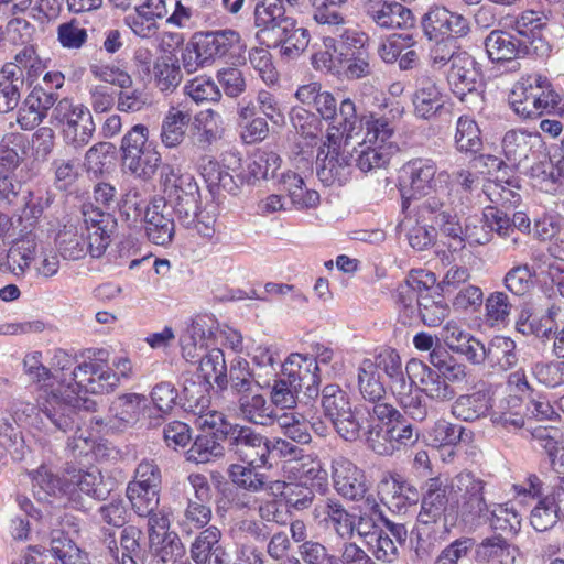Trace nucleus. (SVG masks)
<instances>
[{
  "mask_svg": "<svg viewBox=\"0 0 564 564\" xmlns=\"http://www.w3.org/2000/svg\"><path fill=\"white\" fill-rule=\"evenodd\" d=\"M24 85L22 68L17 64H7L0 72V113H8L17 108Z\"/></svg>",
  "mask_w": 564,
  "mask_h": 564,
  "instance_id": "39",
  "label": "nucleus"
},
{
  "mask_svg": "<svg viewBox=\"0 0 564 564\" xmlns=\"http://www.w3.org/2000/svg\"><path fill=\"white\" fill-rule=\"evenodd\" d=\"M25 155V138L21 133H7L0 141V166L6 172L14 171Z\"/></svg>",
  "mask_w": 564,
  "mask_h": 564,
  "instance_id": "59",
  "label": "nucleus"
},
{
  "mask_svg": "<svg viewBox=\"0 0 564 564\" xmlns=\"http://www.w3.org/2000/svg\"><path fill=\"white\" fill-rule=\"evenodd\" d=\"M492 408V398L488 390H477L459 395L452 404V414L462 421L474 422L485 417Z\"/></svg>",
  "mask_w": 564,
  "mask_h": 564,
  "instance_id": "38",
  "label": "nucleus"
},
{
  "mask_svg": "<svg viewBox=\"0 0 564 564\" xmlns=\"http://www.w3.org/2000/svg\"><path fill=\"white\" fill-rule=\"evenodd\" d=\"M316 518L323 517L341 539H351L354 535V514L349 513L336 498L321 500L314 509Z\"/></svg>",
  "mask_w": 564,
  "mask_h": 564,
  "instance_id": "35",
  "label": "nucleus"
},
{
  "mask_svg": "<svg viewBox=\"0 0 564 564\" xmlns=\"http://www.w3.org/2000/svg\"><path fill=\"white\" fill-rule=\"evenodd\" d=\"M482 219L485 225L490 231L496 232L501 238H510L507 243V250H516L521 240L519 236L513 235L510 216L508 213L497 206H487L482 213Z\"/></svg>",
  "mask_w": 564,
  "mask_h": 564,
  "instance_id": "51",
  "label": "nucleus"
},
{
  "mask_svg": "<svg viewBox=\"0 0 564 564\" xmlns=\"http://www.w3.org/2000/svg\"><path fill=\"white\" fill-rule=\"evenodd\" d=\"M520 400L516 397L503 398L498 404H492L489 413L491 422L509 431L519 430L524 424L523 415L520 412Z\"/></svg>",
  "mask_w": 564,
  "mask_h": 564,
  "instance_id": "49",
  "label": "nucleus"
},
{
  "mask_svg": "<svg viewBox=\"0 0 564 564\" xmlns=\"http://www.w3.org/2000/svg\"><path fill=\"white\" fill-rule=\"evenodd\" d=\"M52 116L62 124L66 144L82 149L90 142L96 126L88 107L75 104L69 98H63L54 107Z\"/></svg>",
  "mask_w": 564,
  "mask_h": 564,
  "instance_id": "13",
  "label": "nucleus"
},
{
  "mask_svg": "<svg viewBox=\"0 0 564 564\" xmlns=\"http://www.w3.org/2000/svg\"><path fill=\"white\" fill-rule=\"evenodd\" d=\"M84 225L86 230L85 247L93 258H100L105 254L110 245V237L116 228V219L109 213L101 212L91 205L83 209Z\"/></svg>",
  "mask_w": 564,
  "mask_h": 564,
  "instance_id": "16",
  "label": "nucleus"
},
{
  "mask_svg": "<svg viewBox=\"0 0 564 564\" xmlns=\"http://www.w3.org/2000/svg\"><path fill=\"white\" fill-rule=\"evenodd\" d=\"M219 123L220 115L212 109L195 116L191 135L193 145L203 151L209 150L221 138L223 129Z\"/></svg>",
  "mask_w": 564,
  "mask_h": 564,
  "instance_id": "40",
  "label": "nucleus"
},
{
  "mask_svg": "<svg viewBox=\"0 0 564 564\" xmlns=\"http://www.w3.org/2000/svg\"><path fill=\"white\" fill-rule=\"evenodd\" d=\"M189 121V112L172 108L162 122L161 140L163 144L167 148L181 144Z\"/></svg>",
  "mask_w": 564,
  "mask_h": 564,
  "instance_id": "53",
  "label": "nucleus"
},
{
  "mask_svg": "<svg viewBox=\"0 0 564 564\" xmlns=\"http://www.w3.org/2000/svg\"><path fill=\"white\" fill-rule=\"evenodd\" d=\"M119 215L122 221L130 228H135L143 221L147 204L142 194L137 187L129 188L117 202Z\"/></svg>",
  "mask_w": 564,
  "mask_h": 564,
  "instance_id": "52",
  "label": "nucleus"
},
{
  "mask_svg": "<svg viewBox=\"0 0 564 564\" xmlns=\"http://www.w3.org/2000/svg\"><path fill=\"white\" fill-rule=\"evenodd\" d=\"M412 386L421 383V391L430 399L445 402L455 397L454 388L438 372L417 359H411L405 366Z\"/></svg>",
  "mask_w": 564,
  "mask_h": 564,
  "instance_id": "25",
  "label": "nucleus"
},
{
  "mask_svg": "<svg viewBox=\"0 0 564 564\" xmlns=\"http://www.w3.org/2000/svg\"><path fill=\"white\" fill-rule=\"evenodd\" d=\"M324 154L322 149L317 154V176L325 185H333L338 183L344 184L349 174V167L352 165L350 159V151L340 150L339 148L328 145V150Z\"/></svg>",
  "mask_w": 564,
  "mask_h": 564,
  "instance_id": "28",
  "label": "nucleus"
},
{
  "mask_svg": "<svg viewBox=\"0 0 564 564\" xmlns=\"http://www.w3.org/2000/svg\"><path fill=\"white\" fill-rule=\"evenodd\" d=\"M172 209L162 199L153 200L145 209L143 218L147 238L154 245L167 246L175 235Z\"/></svg>",
  "mask_w": 564,
  "mask_h": 564,
  "instance_id": "27",
  "label": "nucleus"
},
{
  "mask_svg": "<svg viewBox=\"0 0 564 564\" xmlns=\"http://www.w3.org/2000/svg\"><path fill=\"white\" fill-rule=\"evenodd\" d=\"M508 99L512 110L523 119L553 113L561 104L560 95L541 74L529 75L517 82Z\"/></svg>",
  "mask_w": 564,
  "mask_h": 564,
  "instance_id": "5",
  "label": "nucleus"
},
{
  "mask_svg": "<svg viewBox=\"0 0 564 564\" xmlns=\"http://www.w3.org/2000/svg\"><path fill=\"white\" fill-rule=\"evenodd\" d=\"M155 86L160 91L169 94L176 89L182 82V73L177 58L171 54H164L153 62L151 70Z\"/></svg>",
  "mask_w": 564,
  "mask_h": 564,
  "instance_id": "45",
  "label": "nucleus"
},
{
  "mask_svg": "<svg viewBox=\"0 0 564 564\" xmlns=\"http://www.w3.org/2000/svg\"><path fill=\"white\" fill-rule=\"evenodd\" d=\"M486 481L470 471H462L446 485L451 507L465 521L474 520L488 510L485 499Z\"/></svg>",
  "mask_w": 564,
  "mask_h": 564,
  "instance_id": "12",
  "label": "nucleus"
},
{
  "mask_svg": "<svg viewBox=\"0 0 564 564\" xmlns=\"http://www.w3.org/2000/svg\"><path fill=\"white\" fill-rule=\"evenodd\" d=\"M165 2H143L126 17L127 24L141 37H151L158 30L156 20L163 17Z\"/></svg>",
  "mask_w": 564,
  "mask_h": 564,
  "instance_id": "41",
  "label": "nucleus"
},
{
  "mask_svg": "<svg viewBox=\"0 0 564 564\" xmlns=\"http://www.w3.org/2000/svg\"><path fill=\"white\" fill-rule=\"evenodd\" d=\"M321 403L324 415L341 438L349 442L359 438L368 421L361 408L352 410L346 391L338 384H327L322 390Z\"/></svg>",
  "mask_w": 564,
  "mask_h": 564,
  "instance_id": "7",
  "label": "nucleus"
},
{
  "mask_svg": "<svg viewBox=\"0 0 564 564\" xmlns=\"http://www.w3.org/2000/svg\"><path fill=\"white\" fill-rule=\"evenodd\" d=\"M188 482L193 489V496H188L185 510V524L195 529L206 527L212 519V490L207 478L202 474L188 476Z\"/></svg>",
  "mask_w": 564,
  "mask_h": 564,
  "instance_id": "24",
  "label": "nucleus"
},
{
  "mask_svg": "<svg viewBox=\"0 0 564 564\" xmlns=\"http://www.w3.org/2000/svg\"><path fill=\"white\" fill-rule=\"evenodd\" d=\"M281 184L297 208H314L319 204V194L305 187L304 180L295 172L288 171L281 176Z\"/></svg>",
  "mask_w": 564,
  "mask_h": 564,
  "instance_id": "48",
  "label": "nucleus"
},
{
  "mask_svg": "<svg viewBox=\"0 0 564 564\" xmlns=\"http://www.w3.org/2000/svg\"><path fill=\"white\" fill-rule=\"evenodd\" d=\"M283 2H260L254 9V24L259 29L257 39L267 47H280L281 56L288 61L297 58L308 46L310 33L297 28L293 18L285 14Z\"/></svg>",
  "mask_w": 564,
  "mask_h": 564,
  "instance_id": "3",
  "label": "nucleus"
},
{
  "mask_svg": "<svg viewBox=\"0 0 564 564\" xmlns=\"http://www.w3.org/2000/svg\"><path fill=\"white\" fill-rule=\"evenodd\" d=\"M19 508L36 522V530L42 533L50 531V552L53 557L61 561L62 564H80L82 552L75 542L69 539L65 532L58 528L62 514H43L41 510L34 507L33 502L25 496H17Z\"/></svg>",
  "mask_w": 564,
  "mask_h": 564,
  "instance_id": "10",
  "label": "nucleus"
},
{
  "mask_svg": "<svg viewBox=\"0 0 564 564\" xmlns=\"http://www.w3.org/2000/svg\"><path fill=\"white\" fill-rule=\"evenodd\" d=\"M546 15L534 10L524 11L514 21V31L520 39H527L528 45L533 48L535 54H544L549 51L547 44L543 41L540 30L544 25L543 20Z\"/></svg>",
  "mask_w": 564,
  "mask_h": 564,
  "instance_id": "42",
  "label": "nucleus"
},
{
  "mask_svg": "<svg viewBox=\"0 0 564 564\" xmlns=\"http://www.w3.org/2000/svg\"><path fill=\"white\" fill-rule=\"evenodd\" d=\"M455 144L459 152L477 153L482 148L480 130L475 120L462 116L457 120Z\"/></svg>",
  "mask_w": 564,
  "mask_h": 564,
  "instance_id": "62",
  "label": "nucleus"
},
{
  "mask_svg": "<svg viewBox=\"0 0 564 564\" xmlns=\"http://www.w3.org/2000/svg\"><path fill=\"white\" fill-rule=\"evenodd\" d=\"M32 489L40 502L51 505L53 514H61L62 508L69 502V484L56 474L52 466L42 464L30 471Z\"/></svg>",
  "mask_w": 564,
  "mask_h": 564,
  "instance_id": "15",
  "label": "nucleus"
},
{
  "mask_svg": "<svg viewBox=\"0 0 564 564\" xmlns=\"http://www.w3.org/2000/svg\"><path fill=\"white\" fill-rule=\"evenodd\" d=\"M148 133L144 124H135L121 140L123 167L143 180L152 177L161 163V154L148 140Z\"/></svg>",
  "mask_w": 564,
  "mask_h": 564,
  "instance_id": "9",
  "label": "nucleus"
},
{
  "mask_svg": "<svg viewBox=\"0 0 564 564\" xmlns=\"http://www.w3.org/2000/svg\"><path fill=\"white\" fill-rule=\"evenodd\" d=\"M447 83L453 94L465 101L469 95H477L481 83V69L476 59L463 51L454 57L452 66L446 70Z\"/></svg>",
  "mask_w": 564,
  "mask_h": 564,
  "instance_id": "20",
  "label": "nucleus"
},
{
  "mask_svg": "<svg viewBox=\"0 0 564 564\" xmlns=\"http://www.w3.org/2000/svg\"><path fill=\"white\" fill-rule=\"evenodd\" d=\"M414 113L422 119H430L443 107L442 94L435 83L423 84L413 97Z\"/></svg>",
  "mask_w": 564,
  "mask_h": 564,
  "instance_id": "55",
  "label": "nucleus"
},
{
  "mask_svg": "<svg viewBox=\"0 0 564 564\" xmlns=\"http://www.w3.org/2000/svg\"><path fill=\"white\" fill-rule=\"evenodd\" d=\"M163 174V187L166 204L176 215L178 221L189 228L197 218L200 193L195 177L182 173L180 169L166 167Z\"/></svg>",
  "mask_w": 564,
  "mask_h": 564,
  "instance_id": "8",
  "label": "nucleus"
},
{
  "mask_svg": "<svg viewBox=\"0 0 564 564\" xmlns=\"http://www.w3.org/2000/svg\"><path fill=\"white\" fill-rule=\"evenodd\" d=\"M142 531L134 527L128 525L122 529L120 533V547H118L115 539L108 541V549L116 561H119V553L121 557L143 558V549L140 544Z\"/></svg>",
  "mask_w": 564,
  "mask_h": 564,
  "instance_id": "60",
  "label": "nucleus"
},
{
  "mask_svg": "<svg viewBox=\"0 0 564 564\" xmlns=\"http://www.w3.org/2000/svg\"><path fill=\"white\" fill-rule=\"evenodd\" d=\"M367 15L380 28H406L412 25L413 15L401 2H368Z\"/></svg>",
  "mask_w": 564,
  "mask_h": 564,
  "instance_id": "36",
  "label": "nucleus"
},
{
  "mask_svg": "<svg viewBox=\"0 0 564 564\" xmlns=\"http://www.w3.org/2000/svg\"><path fill=\"white\" fill-rule=\"evenodd\" d=\"M214 336V326L205 318H197L183 330L180 337L182 355L186 361L196 364L205 355L207 341Z\"/></svg>",
  "mask_w": 564,
  "mask_h": 564,
  "instance_id": "33",
  "label": "nucleus"
},
{
  "mask_svg": "<svg viewBox=\"0 0 564 564\" xmlns=\"http://www.w3.org/2000/svg\"><path fill=\"white\" fill-rule=\"evenodd\" d=\"M332 480L336 492L350 501H359L368 491L365 471L345 457L332 460Z\"/></svg>",
  "mask_w": 564,
  "mask_h": 564,
  "instance_id": "21",
  "label": "nucleus"
},
{
  "mask_svg": "<svg viewBox=\"0 0 564 564\" xmlns=\"http://www.w3.org/2000/svg\"><path fill=\"white\" fill-rule=\"evenodd\" d=\"M223 441L236 459L252 467L272 466L269 462V438L253 427L238 423L226 425Z\"/></svg>",
  "mask_w": 564,
  "mask_h": 564,
  "instance_id": "11",
  "label": "nucleus"
},
{
  "mask_svg": "<svg viewBox=\"0 0 564 564\" xmlns=\"http://www.w3.org/2000/svg\"><path fill=\"white\" fill-rule=\"evenodd\" d=\"M542 145L543 142L538 132L509 130L502 139L505 158L513 166L535 160Z\"/></svg>",
  "mask_w": 564,
  "mask_h": 564,
  "instance_id": "26",
  "label": "nucleus"
},
{
  "mask_svg": "<svg viewBox=\"0 0 564 564\" xmlns=\"http://www.w3.org/2000/svg\"><path fill=\"white\" fill-rule=\"evenodd\" d=\"M57 93L46 90L42 85L34 86L18 110L17 122L21 129L28 131L40 126L48 110L59 101Z\"/></svg>",
  "mask_w": 564,
  "mask_h": 564,
  "instance_id": "23",
  "label": "nucleus"
},
{
  "mask_svg": "<svg viewBox=\"0 0 564 564\" xmlns=\"http://www.w3.org/2000/svg\"><path fill=\"white\" fill-rule=\"evenodd\" d=\"M485 47L491 62L509 64L508 70L510 72L519 69L518 58L533 53V48L528 45L527 39H520L517 35L499 30L490 32L485 39Z\"/></svg>",
  "mask_w": 564,
  "mask_h": 564,
  "instance_id": "17",
  "label": "nucleus"
},
{
  "mask_svg": "<svg viewBox=\"0 0 564 564\" xmlns=\"http://www.w3.org/2000/svg\"><path fill=\"white\" fill-rule=\"evenodd\" d=\"M364 433L368 446L380 456H391L415 444L420 436L419 431L393 405L375 406Z\"/></svg>",
  "mask_w": 564,
  "mask_h": 564,
  "instance_id": "4",
  "label": "nucleus"
},
{
  "mask_svg": "<svg viewBox=\"0 0 564 564\" xmlns=\"http://www.w3.org/2000/svg\"><path fill=\"white\" fill-rule=\"evenodd\" d=\"M198 378L207 379L209 382L214 380L218 387L223 388L227 384L226 361L224 351L219 348H213L202 356L198 361Z\"/></svg>",
  "mask_w": 564,
  "mask_h": 564,
  "instance_id": "58",
  "label": "nucleus"
},
{
  "mask_svg": "<svg viewBox=\"0 0 564 564\" xmlns=\"http://www.w3.org/2000/svg\"><path fill=\"white\" fill-rule=\"evenodd\" d=\"M358 388L362 399L367 402L361 408L367 421L371 420L375 406L391 405L387 402L384 386L370 359H365L358 368Z\"/></svg>",
  "mask_w": 564,
  "mask_h": 564,
  "instance_id": "29",
  "label": "nucleus"
},
{
  "mask_svg": "<svg viewBox=\"0 0 564 564\" xmlns=\"http://www.w3.org/2000/svg\"><path fill=\"white\" fill-rule=\"evenodd\" d=\"M221 533L212 525L202 531L191 545V557L195 564H227L228 554L219 544Z\"/></svg>",
  "mask_w": 564,
  "mask_h": 564,
  "instance_id": "31",
  "label": "nucleus"
},
{
  "mask_svg": "<svg viewBox=\"0 0 564 564\" xmlns=\"http://www.w3.org/2000/svg\"><path fill=\"white\" fill-rule=\"evenodd\" d=\"M199 171L205 182L212 188L220 187L227 192H234L237 188L232 175L209 156L202 158Z\"/></svg>",
  "mask_w": 564,
  "mask_h": 564,
  "instance_id": "64",
  "label": "nucleus"
},
{
  "mask_svg": "<svg viewBox=\"0 0 564 564\" xmlns=\"http://www.w3.org/2000/svg\"><path fill=\"white\" fill-rule=\"evenodd\" d=\"M220 436L216 433L198 435L191 448L186 452V458L196 464H205L225 455V446L218 442Z\"/></svg>",
  "mask_w": 564,
  "mask_h": 564,
  "instance_id": "54",
  "label": "nucleus"
},
{
  "mask_svg": "<svg viewBox=\"0 0 564 564\" xmlns=\"http://www.w3.org/2000/svg\"><path fill=\"white\" fill-rule=\"evenodd\" d=\"M313 18L318 24L334 29L335 36H325L323 43L325 47L333 48L338 61L365 51L369 37L362 31L344 26L346 17L341 10V2H321L314 9Z\"/></svg>",
  "mask_w": 564,
  "mask_h": 564,
  "instance_id": "6",
  "label": "nucleus"
},
{
  "mask_svg": "<svg viewBox=\"0 0 564 564\" xmlns=\"http://www.w3.org/2000/svg\"><path fill=\"white\" fill-rule=\"evenodd\" d=\"M300 390L305 389L307 400L319 395V368L313 357L302 354H291L281 365V371Z\"/></svg>",
  "mask_w": 564,
  "mask_h": 564,
  "instance_id": "22",
  "label": "nucleus"
},
{
  "mask_svg": "<svg viewBox=\"0 0 564 564\" xmlns=\"http://www.w3.org/2000/svg\"><path fill=\"white\" fill-rule=\"evenodd\" d=\"M212 382L196 376L184 377L178 405L188 413H202L209 409Z\"/></svg>",
  "mask_w": 564,
  "mask_h": 564,
  "instance_id": "37",
  "label": "nucleus"
},
{
  "mask_svg": "<svg viewBox=\"0 0 564 564\" xmlns=\"http://www.w3.org/2000/svg\"><path fill=\"white\" fill-rule=\"evenodd\" d=\"M361 129H365L364 142L375 145H397L391 139L395 132V123L386 116L370 112L359 117Z\"/></svg>",
  "mask_w": 564,
  "mask_h": 564,
  "instance_id": "43",
  "label": "nucleus"
},
{
  "mask_svg": "<svg viewBox=\"0 0 564 564\" xmlns=\"http://www.w3.org/2000/svg\"><path fill=\"white\" fill-rule=\"evenodd\" d=\"M486 361L492 368L509 370L518 362L516 343L505 336H495L487 346Z\"/></svg>",
  "mask_w": 564,
  "mask_h": 564,
  "instance_id": "47",
  "label": "nucleus"
},
{
  "mask_svg": "<svg viewBox=\"0 0 564 564\" xmlns=\"http://www.w3.org/2000/svg\"><path fill=\"white\" fill-rule=\"evenodd\" d=\"M280 164L281 159L275 152L257 151L251 155L247 166L248 183L274 177Z\"/></svg>",
  "mask_w": 564,
  "mask_h": 564,
  "instance_id": "57",
  "label": "nucleus"
},
{
  "mask_svg": "<svg viewBox=\"0 0 564 564\" xmlns=\"http://www.w3.org/2000/svg\"><path fill=\"white\" fill-rule=\"evenodd\" d=\"M519 549L501 534L485 538L475 550V560L481 564H516Z\"/></svg>",
  "mask_w": 564,
  "mask_h": 564,
  "instance_id": "30",
  "label": "nucleus"
},
{
  "mask_svg": "<svg viewBox=\"0 0 564 564\" xmlns=\"http://www.w3.org/2000/svg\"><path fill=\"white\" fill-rule=\"evenodd\" d=\"M313 107L333 129L346 137V144L361 129L356 105L350 98L343 99L338 106L330 93L322 91Z\"/></svg>",
  "mask_w": 564,
  "mask_h": 564,
  "instance_id": "14",
  "label": "nucleus"
},
{
  "mask_svg": "<svg viewBox=\"0 0 564 564\" xmlns=\"http://www.w3.org/2000/svg\"><path fill=\"white\" fill-rule=\"evenodd\" d=\"M198 55L203 63H209L216 58H236L246 50L240 34L234 30H220L196 35Z\"/></svg>",
  "mask_w": 564,
  "mask_h": 564,
  "instance_id": "18",
  "label": "nucleus"
},
{
  "mask_svg": "<svg viewBox=\"0 0 564 564\" xmlns=\"http://www.w3.org/2000/svg\"><path fill=\"white\" fill-rule=\"evenodd\" d=\"M372 365L376 367V372L381 370L387 375L393 394L405 395L412 391L411 378L406 371H403L401 358L394 349L380 350L372 360Z\"/></svg>",
  "mask_w": 564,
  "mask_h": 564,
  "instance_id": "32",
  "label": "nucleus"
},
{
  "mask_svg": "<svg viewBox=\"0 0 564 564\" xmlns=\"http://www.w3.org/2000/svg\"><path fill=\"white\" fill-rule=\"evenodd\" d=\"M239 410L245 420L257 425L268 426L273 423V409L261 394L240 395Z\"/></svg>",
  "mask_w": 564,
  "mask_h": 564,
  "instance_id": "50",
  "label": "nucleus"
},
{
  "mask_svg": "<svg viewBox=\"0 0 564 564\" xmlns=\"http://www.w3.org/2000/svg\"><path fill=\"white\" fill-rule=\"evenodd\" d=\"M448 505H451V499L446 485L438 477L427 479L423 487L421 509L416 521L424 525L446 529L445 511Z\"/></svg>",
  "mask_w": 564,
  "mask_h": 564,
  "instance_id": "19",
  "label": "nucleus"
},
{
  "mask_svg": "<svg viewBox=\"0 0 564 564\" xmlns=\"http://www.w3.org/2000/svg\"><path fill=\"white\" fill-rule=\"evenodd\" d=\"M74 383L64 384L51 390L42 403L40 413L55 431L79 433L78 411L94 412L97 402L82 393L104 394L112 392L119 386V377L113 370L97 361L83 362L72 371Z\"/></svg>",
  "mask_w": 564,
  "mask_h": 564,
  "instance_id": "2",
  "label": "nucleus"
},
{
  "mask_svg": "<svg viewBox=\"0 0 564 564\" xmlns=\"http://www.w3.org/2000/svg\"><path fill=\"white\" fill-rule=\"evenodd\" d=\"M432 41L434 44L430 47L429 65L433 70H443L445 67L452 66L454 57L463 52L453 36L433 39Z\"/></svg>",
  "mask_w": 564,
  "mask_h": 564,
  "instance_id": "63",
  "label": "nucleus"
},
{
  "mask_svg": "<svg viewBox=\"0 0 564 564\" xmlns=\"http://www.w3.org/2000/svg\"><path fill=\"white\" fill-rule=\"evenodd\" d=\"M535 271L528 263H518L510 268L503 278L505 288L516 296H524L534 288Z\"/></svg>",
  "mask_w": 564,
  "mask_h": 564,
  "instance_id": "61",
  "label": "nucleus"
},
{
  "mask_svg": "<svg viewBox=\"0 0 564 564\" xmlns=\"http://www.w3.org/2000/svg\"><path fill=\"white\" fill-rule=\"evenodd\" d=\"M424 289L427 288L417 280L406 281L397 289L395 302L402 324H412L416 318L420 300H422V295H425Z\"/></svg>",
  "mask_w": 564,
  "mask_h": 564,
  "instance_id": "44",
  "label": "nucleus"
},
{
  "mask_svg": "<svg viewBox=\"0 0 564 564\" xmlns=\"http://www.w3.org/2000/svg\"><path fill=\"white\" fill-rule=\"evenodd\" d=\"M399 182L403 209L409 207L410 199L427 196L420 205L422 217L434 223L444 236L464 241L458 216L462 200L446 170L438 171L430 158H415L402 165Z\"/></svg>",
  "mask_w": 564,
  "mask_h": 564,
  "instance_id": "1",
  "label": "nucleus"
},
{
  "mask_svg": "<svg viewBox=\"0 0 564 564\" xmlns=\"http://www.w3.org/2000/svg\"><path fill=\"white\" fill-rule=\"evenodd\" d=\"M67 484H69V491L72 486H76L79 491L87 496L100 498L102 495V477L97 468H89L87 470L69 466L66 468Z\"/></svg>",
  "mask_w": 564,
  "mask_h": 564,
  "instance_id": "56",
  "label": "nucleus"
},
{
  "mask_svg": "<svg viewBox=\"0 0 564 564\" xmlns=\"http://www.w3.org/2000/svg\"><path fill=\"white\" fill-rule=\"evenodd\" d=\"M141 395L128 393L117 398L109 408V419L106 422L110 429H122L138 417Z\"/></svg>",
  "mask_w": 564,
  "mask_h": 564,
  "instance_id": "46",
  "label": "nucleus"
},
{
  "mask_svg": "<svg viewBox=\"0 0 564 564\" xmlns=\"http://www.w3.org/2000/svg\"><path fill=\"white\" fill-rule=\"evenodd\" d=\"M397 150V145H375L361 141L350 151V159L360 172L369 173L387 167Z\"/></svg>",
  "mask_w": 564,
  "mask_h": 564,
  "instance_id": "34",
  "label": "nucleus"
}]
</instances>
